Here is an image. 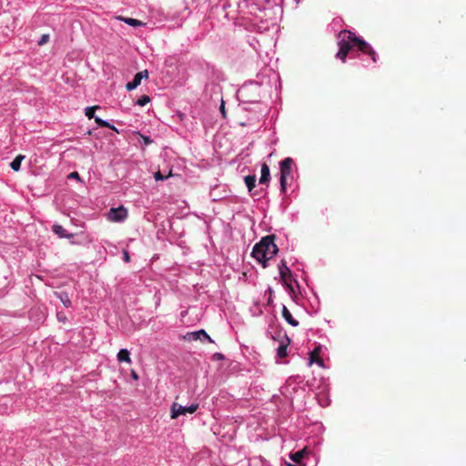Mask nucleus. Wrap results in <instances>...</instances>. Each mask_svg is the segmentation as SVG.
Returning a JSON list of instances; mask_svg holds the SVG:
<instances>
[{
    "mask_svg": "<svg viewBox=\"0 0 466 466\" xmlns=\"http://www.w3.org/2000/svg\"><path fill=\"white\" fill-rule=\"evenodd\" d=\"M344 33H349V35L347 40L343 38L339 43V49L336 55L339 59H340L342 62H345L350 51L354 46H357L359 50L370 56L373 62L377 61L375 51L367 42L357 37L352 31H344Z\"/></svg>",
    "mask_w": 466,
    "mask_h": 466,
    "instance_id": "1",
    "label": "nucleus"
},
{
    "mask_svg": "<svg viewBox=\"0 0 466 466\" xmlns=\"http://www.w3.org/2000/svg\"><path fill=\"white\" fill-rule=\"evenodd\" d=\"M276 237L274 235H268L263 237L260 241L255 244L252 249V257L267 268L268 261L271 259L279 251L278 246L275 244Z\"/></svg>",
    "mask_w": 466,
    "mask_h": 466,
    "instance_id": "2",
    "label": "nucleus"
},
{
    "mask_svg": "<svg viewBox=\"0 0 466 466\" xmlns=\"http://www.w3.org/2000/svg\"><path fill=\"white\" fill-rule=\"evenodd\" d=\"M294 161L291 157H288L283 159L279 164L280 168V189L282 193H286L288 179L291 178V170Z\"/></svg>",
    "mask_w": 466,
    "mask_h": 466,
    "instance_id": "3",
    "label": "nucleus"
},
{
    "mask_svg": "<svg viewBox=\"0 0 466 466\" xmlns=\"http://www.w3.org/2000/svg\"><path fill=\"white\" fill-rule=\"evenodd\" d=\"M279 268L283 284L290 292L294 293V289L291 284L293 280L292 273L291 270L288 268L285 260L281 261L280 265L279 266Z\"/></svg>",
    "mask_w": 466,
    "mask_h": 466,
    "instance_id": "4",
    "label": "nucleus"
},
{
    "mask_svg": "<svg viewBox=\"0 0 466 466\" xmlns=\"http://www.w3.org/2000/svg\"><path fill=\"white\" fill-rule=\"evenodd\" d=\"M198 408V404H191L188 407H184L177 402H174L171 406V418L177 419L180 415H185L187 413H194Z\"/></svg>",
    "mask_w": 466,
    "mask_h": 466,
    "instance_id": "5",
    "label": "nucleus"
},
{
    "mask_svg": "<svg viewBox=\"0 0 466 466\" xmlns=\"http://www.w3.org/2000/svg\"><path fill=\"white\" fill-rule=\"evenodd\" d=\"M127 217V211L123 207L111 208L108 214V219L114 222L124 220Z\"/></svg>",
    "mask_w": 466,
    "mask_h": 466,
    "instance_id": "6",
    "label": "nucleus"
},
{
    "mask_svg": "<svg viewBox=\"0 0 466 466\" xmlns=\"http://www.w3.org/2000/svg\"><path fill=\"white\" fill-rule=\"evenodd\" d=\"M147 76H148L147 70H144V71L137 73L135 75L133 80L127 84L126 88L128 91H131V90L137 88L140 85L142 78L147 77Z\"/></svg>",
    "mask_w": 466,
    "mask_h": 466,
    "instance_id": "7",
    "label": "nucleus"
},
{
    "mask_svg": "<svg viewBox=\"0 0 466 466\" xmlns=\"http://www.w3.org/2000/svg\"><path fill=\"white\" fill-rule=\"evenodd\" d=\"M185 338L187 339L188 340H203L205 339H208L209 342H213L211 338L207 334V332L204 329H200L195 332H188Z\"/></svg>",
    "mask_w": 466,
    "mask_h": 466,
    "instance_id": "8",
    "label": "nucleus"
},
{
    "mask_svg": "<svg viewBox=\"0 0 466 466\" xmlns=\"http://www.w3.org/2000/svg\"><path fill=\"white\" fill-rule=\"evenodd\" d=\"M320 354V347H316L310 353H309V360L310 363L316 362L319 366H324V361L319 356Z\"/></svg>",
    "mask_w": 466,
    "mask_h": 466,
    "instance_id": "9",
    "label": "nucleus"
},
{
    "mask_svg": "<svg viewBox=\"0 0 466 466\" xmlns=\"http://www.w3.org/2000/svg\"><path fill=\"white\" fill-rule=\"evenodd\" d=\"M53 232L56 234L59 238H73V234L67 233V231L64 228L63 226L55 224L52 227Z\"/></svg>",
    "mask_w": 466,
    "mask_h": 466,
    "instance_id": "10",
    "label": "nucleus"
},
{
    "mask_svg": "<svg viewBox=\"0 0 466 466\" xmlns=\"http://www.w3.org/2000/svg\"><path fill=\"white\" fill-rule=\"evenodd\" d=\"M269 179H270L269 167H268V166L266 163H263L261 165V176H260V178H259V183L260 184H267V183H268Z\"/></svg>",
    "mask_w": 466,
    "mask_h": 466,
    "instance_id": "11",
    "label": "nucleus"
},
{
    "mask_svg": "<svg viewBox=\"0 0 466 466\" xmlns=\"http://www.w3.org/2000/svg\"><path fill=\"white\" fill-rule=\"evenodd\" d=\"M308 453L307 448L289 454V458L297 464H300L305 455Z\"/></svg>",
    "mask_w": 466,
    "mask_h": 466,
    "instance_id": "12",
    "label": "nucleus"
},
{
    "mask_svg": "<svg viewBox=\"0 0 466 466\" xmlns=\"http://www.w3.org/2000/svg\"><path fill=\"white\" fill-rule=\"evenodd\" d=\"M282 317L291 326L297 327L299 325V322L292 317L291 313L285 305L282 307Z\"/></svg>",
    "mask_w": 466,
    "mask_h": 466,
    "instance_id": "13",
    "label": "nucleus"
},
{
    "mask_svg": "<svg viewBox=\"0 0 466 466\" xmlns=\"http://www.w3.org/2000/svg\"><path fill=\"white\" fill-rule=\"evenodd\" d=\"M114 19L115 20H122L126 24H127L129 26H133V27L146 25V24L143 23L142 21L134 19V18H124L122 16H116V17H114Z\"/></svg>",
    "mask_w": 466,
    "mask_h": 466,
    "instance_id": "14",
    "label": "nucleus"
},
{
    "mask_svg": "<svg viewBox=\"0 0 466 466\" xmlns=\"http://www.w3.org/2000/svg\"><path fill=\"white\" fill-rule=\"evenodd\" d=\"M289 344V339L288 337H286V342L282 341L277 350L279 358L283 359V358L287 357V355H288L287 348H288Z\"/></svg>",
    "mask_w": 466,
    "mask_h": 466,
    "instance_id": "15",
    "label": "nucleus"
},
{
    "mask_svg": "<svg viewBox=\"0 0 466 466\" xmlns=\"http://www.w3.org/2000/svg\"><path fill=\"white\" fill-rule=\"evenodd\" d=\"M54 295L61 300V302L64 304L65 307L68 308L71 306V300L66 292L56 291V292H54Z\"/></svg>",
    "mask_w": 466,
    "mask_h": 466,
    "instance_id": "16",
    "label": "nucleus"
},
{
    "mask_svg": "<svg viewBox=\"0 0 466 466\" xmlns=\"http://www.w3.org/2000/svg\"><path fill=\"white\" fill-rule=\"evenodd\" d=\"M117 360L119 362H131L130 353L127 350L122 349L117 353Z\"/></svg>",
    "mask_w": 466,
    "mask_h": 466,
    "instance_id": "17",
    "label": "nucleus"
},
{
    "mask_svg": "<svg viewBox=\"0 0 466 466\" xmlns=\"http://www.w3.org/2000/svg\"><path fill=\"white\" fill-rule=\"evenodd\" d=\"M25 158V156L18 155L11 162L10 167L14 171H18L21 167V162Z\"/></svg>",
    "mask_w": 466,
    "mask_h": 466,
    "instance_id": "18",
    "label": "nucleus"
},
{
    "mask_svg": "<svg viewBox=\"0 0 466 466\" xmlns=\"http://www.w3.org/2000/svg\"><path fill=\"white\" fill-rule=\"evenodd\" d=\"M245 184L249 192L256 187V177L254 175H249L245 177Z\"/></svg>",
    "mask_w": 466,
    "mask_h": 466,
    "instance_id": "19",
    "label": "nucleus"
},
{
    "mask_svg": "<svg viewBox=\"0 0 466 466\" xmlns=\"http://www.w3.org/2000/svg\"><path fill=\"white\" fill-rule=\"evenodd\" d=\"M95 122H96L98 126H100V127H108V128H111V129H113V130H116V127H115L114 126L110 125L107 121H105V120L101 119L100 117H97V116H96V117H95Z\"/></svg>",
    "mask_w": 466,
    "mask_h": 466,
    "instance_id": "20",
    "label": "nucleus"
},
{
    "mask_svg": "<svg viewBox=\"0 0 466 466\" xmlns=\"http://www.w3.org/2000/svg\"><path fill=\"white\" fill-rule=\"evenodd\" d=\"M99 108L98 106H88L86 108V116L91 119V118H95V112H96V109Z\"/></svg>",
    "mask_w": 466,
    "mask_h": 466,
    "instance_id": "21",
    "label": "nucleus"
},
{
    "mask_svg": "<svg viewBox=\"0 0 466 466\" xmlns=\"http://www.w3.org/2000/svg\"><path fill=\"white\" fill-rule=\"evenodd\" d=\"M150 101V98L147 95H144L142 96L141 97H139L137 101V104L140 106H146L147 103H149Z\"/></svg>",
    "mask_w": 466,
    "mask_h": 466,
    "instance_id": "22",
    "label": "nucleus"
},
{
    "mask_svg": "<svg viewBox=\"0 0 466 466\" xmlns=\"http://www.w3.org/2000/svg\"><path fill=\"white\" fill-rule=\"evenodd\" d=\"M169 176H171V172H169L168 176H163L160 171H157L154 174V177L156 180H164L167 178Z\"/></svg>",
    "mask_w": 466,
    "mask_h": 466,
    "instance_id": "23",
    "label": "nucleus"
},
{
    "mask_svg": "<svg viewBox=\"0 0 466 466\" xmlns=\"http://www.w3.org/2000/svg\"><path fill=\"white\" fill-rule=\"evenodd\" d=\"M49 40V35L47 34H45L41 36L40 40L38 41V45L39 46H43L45 44H46Z\"/></svg>",
    "mask_w": 466,
    "mask_h": 466,
    "instance_id": "24",
    "label": "nucleus"
},
{
    "mask_svg": "<svg viewBox=\"0 0 466 466\" xmlns=\"http://www.w3.org/2000/svg\"><path fill=\"white\" fill-rule=\"evenodd\" d=\"M56 317H57L58 321H60V322L65 323L66 321V317L63 312H58Z\"/></svg>",
    "mask_w": 466,
    "mask_h": 466,
    "instance_id": "25",
    "label": "nucleus"
},
{
    "mask_svg": "<svg viewBox=\"0 0 466 466\" xmlns=\"http://www.w3.org/2000/svg\"><path fill=\"white\" fill-rule=\"evenodd\" d=\"M68 178H76V179H80V177H79V174L76 172V171H74V172H71L69 175H68Z\"/></svg>",
    "mask_w": 466,
    "mask_h": 466,
    "instance_id": "26",
    "label": "nucleus"
},
{
    "mask_svg": "<svg viewBox=\"0 0 466 466\" xmlns=\"http://www.w3.org/2000/svg\"><path fill=\"white\" fill-rule=\"evenodd\" d=\"M123 258H124L125 262H127V263L130 261V257L127 250H124Z\"/></svg>",
    "mask_w": 466,
    "mask_h": 466,
    "instance_id": "27",
    "label": "nucleus"
},
{
    "mask_svg": "<svg viewBox=\"0 0 466 466\" xmlns=\"http://www.w3.org/2000/svg\"><path fill=\"white\" fill-rule=\"evenodd\" d=\"M219 109H220L222 115L225 116H226V112H225V103H224V101L221 102Z\"/></svg>",
    "mask_w": 466,
    "mask_h": 466,
    "instance_id": "28",
    "label": "nucleus"
},
{
    "mask_svg": "<svg viewBox=\"0 0 466 466\" xmlns=\"http://www.w3.org/2000/svg\"><path fill=\"white\" fill-rule=\"evenodd\" d=\"M131 377L135 380H138V375H137V373L135 370H131Z\"/></svg>",
    "mask_w": 466,
    "mask_h": 466,
    "instance_id": "29",
    "label": "nucleus"
},
{
    "mask_svg": "<svg viewBox=\"0 0 466 466\" xmlns=\"http://www.w3.org/2000/svg\"><path fill=\"white\" fill-rule=\"evenodd\" d=\"M145 144L149 145L151 144V139L148 137H142Z\"/></svg>",
    "mask_w": 466,
    "mask_h": 466,
    "instance_id": "30",
    "label": "nucleus"
},
{
    "mask_svg": "<svg viewBox=\"0 0 466 466\" xmlns=\"http://www.w3.org/2000/svg\"><path fill=\"white\" fill-rule=\"evenodd\" d=\"M268 292L271 294L272 293V289L269 288L268 289Z\"/></svg>",
    "mask_w": 466,
    "mask_h": 466,
    "instance_id": "31",
    "label": "nucleus"
},
{
    "mask_svg": "<svg viewBox=\"0 0 466 466\" xmlns=\"http://www.w3.org/2000/svg\"><path fill=\"white\" fill-rule=\"evenodd\" d=\"M218 358H222V354H218Z\"/></svg>",
    "mask_w": 466,
    "mask_h": 466,
    "instance_id": "32",
    "label": "nucleus"
},
{
    "mask_svg": "<svg viewBox=\"0 0 466 466\" xmlns=\"http://www.w3.org/2000/svg\"><path fill=\"white\" fill-rule=\"evenodd\" d=\"M218 358H222V354H218Z\"/></svg>",
    "mask_w": 466,
    "mask_h": 466,
    "instance_id": "33",
    "label": "nucleus"
},
{
    "mask_svg": "<svg viewBox=\"0 0 466 466\" xmlns=\"http://www.w3.org/2000/svg\"><path fill=\"white\" fill-rule=\"evenodd\" d=\"M296 1H297V3H299V0H296Z\"/></svg>",
    "mask_w": 466,
    "mask_h": 466,
    "instance_id": "34",
    "label": "nucleus"
}]
</instances>
